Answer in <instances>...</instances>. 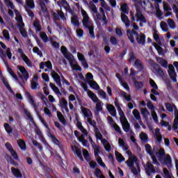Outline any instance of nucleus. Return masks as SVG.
<instances>
[{
  "instance_id": "f257e3e1",
  "label": "nucleus",
  "mask_w": 178,
  "mask_h": 178,
  "mask_svg": "<svg viewBox=\"0 0 178 178\" xmlns=\"http://www.w3.org/2000/svg\"><path fill=\"white\" fill-rule=\"evenodd\" d=\"M127 35L128 37V39L129 40L131 44H134V45L136 44V40H134V35L136 36V40L138 42V44H140L141 45H144L145 44V35L143 33H140V34L138 32L136 31V30H127Z\"/></svg>"
},
{
  "instance_id": "f03ea898",
  "label": "nucleus",
  "mask_w": 178,
  "mask_h": 178,
  "mask_svg": "<svg viewBox=\"0 0 178 178\" xmlns=\"http://www.w3.org/2000/svg\"><path fill=\"white\" fill-rule=\"evenodd\" d=\"M81 13L83 16L82 24L84 29H88L90 35L94 39L95 38V34L94 33V25L92 21L90 20V17L87 12L83 9H81Z\"/></svg>"
},
{
  "instance_id": "7ed1b4c3",
  "label": "nucleus",
  "mask_w": 178,
  "mask_h": 178,
  "mask_svg": "<svg viewBox=\"0 0 178 178\" xmlns=\"http://www.w3.org/2000/svg\"><path fill=\"white\" fill-rule=\"evenodd\" d=\"M136 14H133V12L131 11V22L133 23L134 22H137L138 23L139 22V26L140 27H143L144 25L143 24L147 23V18H145V16L144 14H143V11L141 10V8L138 6H136Z\"/></svg>"
},
{
  "instance_id": "20e7f679",
  "label": "nucleus",
  "mask_w": 178,
  "mask_h": 178,
  "mask_svg": "<svg viewBox=\"0 0 178 178\" xmlns=\"http://www.w3.org/2000/svg\"><path fill=\"white\" fill-rule=\"evenodd\" d=\"M155 154L161 163H164V165L172 163V157L170 156V154H166L165 149L161 148L158 152H156ZM165 156V157H163Z\"/></svg>"
},
{
  "instance_id": "39448f33",
  "label": "nucleus",
  "mask_w": 178,
  "mask_h": 178,
  "mask_svg": "<svg viewBox=\"0 0 178 178\" xmlns=\"http://www.w3.org/2000/svg\"><path fill=\"white\" fill-rule=\"evenodd\" d=\"M134 162H137V157L136 156H132L125 162V163L131 170L132 173L135 176H137L138 175V171L137 170V168L134 167Z\"/></svg>"
},
{
  "instance_id": "423d86ee",
  "label": "nucleus",
  "mask_w": 178,
  "mask_h": 178,
  "mask_svg": "<svg viewBox=\"0 0 178 178\" xmlns=\"http://www.w3.org/2000/svg\"><path fill=\"white\" fill-rule=\"evenodd\" d=\"M145 151L149 156H151L152 162L154 165H159V162H158V159H156V156H155V153L154 151H155V147L153 148L149 144H146L145 145Z\"/></svg>"
},
{
  "instance_id": "0eeeda50",
  "label": "nucleus",
  "mask_w": 178,
  "mask_h": 178,
  "mask_svg": "<svg viewBox=\"0 0 178 178\" xmlns=\"http://www.w3.org/2000/svg\"><path fill=\"white\" fill-rule=\"evenodd\" d=\"M168 73L171 80H172L174 83H177V74L175 70V67L173 66V65L170 64V65L168 66Z\"/></svg>"
},
{
  "instance_id": "6e6552de",
  "label": "nucleus",
  "mask_w": 178,
  "mask_h": 178,
  "mask_svg": "<svg viewBox=\"0 0 178 178\" xmlns=\"http://www.w3.org/2000/svg\"><path fill=\"white\" fill-rule=\"evenodd\" d=\"M149 64L152 67H153V69H154V70H156L157 74H159V76H163V70H162L159 64H156L154 60L150 59L149 60Z\"/></svg>"
},
{
  "instance_id": "1a4fd4ad",
  "label": "nucleus",
  "mask_w": 178,
  "mask_h": 178,
  "mask_svg": "<svg viewBox=\"0 0 178 178\" xmlns=\"http://www.w3.org/2000/svg\"><path fill=\"white\" fill-rule=\"evenodd\" d=\"M25 97L27 98V99L29 101L31 105L34 108L35 112H37L38 115V111H37L38 109V106H37V103H35V101H34V99L33 98V96L29 91L25 92Z\"/></svg>"
},
{
  "instance_id": "9d476101",
  "label": "nucleus",
  "mask_w": 178,
  "mask_h": 178,
  "mask_svg": "<svg viewBox=\"0 0 178 178\" xmlns=\"http://www.w3.org/2000/svg\"><path fill=\"white\" fill-rule=\"evenodd\" d=\"M57 4L60 7L63 6L64 9L67 11L69 12V13H71V15H73L74 12L72 8H70V6L69 5V3H67V1L66 0H61L58 1L57 2Z\"/></svg>"
},
{
  "instance_id": "9b49d317",
  "label": "nucleus",
  "mask_w": 178,
  "mask_h": 178,
  "mask_svg": "<svg viewBox=\"0 0 178 178\" xmlns=\"http://www.w3.org/2000/svg\"><path fill=\"white\" fill-rule=\"evenodd\" d=\"M145 173L149 177H151L152 173H156V170L154 165H152L149 161L146 163V166L145 168Z\"/></svg>"
},
{
  "instance_id": "f8f14e48",
  "label": "nucleus",
  "mask_w": 178,
  "mask_h": 178,
  "mask_svg": "<svg viewBox=\"0 0 178 178\" xmlns=\"http://www.w3.org/2000/svg\"><path fill=\"white\" fill-rule=\"evenodd\" d=\"M16 20L19 22L18 24V29L19 30L20 34L22 35V37H24V38H27V31L26 29H24V23H23V20L22 18L18 19H16Z\"/></svg>"
},
{
  "instance_id": "ddd939ff",
  "label": "nucleus",
  "mask_w": 178,
  "mask_h": 178,
  "mask_svg": "<svg viewBox=\"0 0 178 178\" xmlns=\"http://www.w3.org/2000/svg\"><path fill=\"white\" fill-rule=\"evenodd\" d=\"M6 148L9 151L12 156L15 159V161H19V156H17V153L13 149L12 145L9 143H6L5 144Z\"/></svg>"
},
{
  "instance_id": "4468645a",
  "label": "nucleus",
  "mask_w": 178,
  "mask_h": 178,
  "mask_svg": "<svg viewBox=\"0 0 178 178\" xmlns=\"http://www.w3.org/2000/svg\"><path fill=\"white\" fill-rule=\"evenodd\" d=\"M72 150L74 153V155H76L77 158H79L80 161H84L81 148H79L77 145H74L72 147Z\"/></svg>"
},
{
  "instance_id": "2eb2a0df",
  "label": "nucleus",
  "mask_w": 178,
  "mask_h": 178,
  "mask_svg": "<svg viewBox=\"0 0 178 178\" xmlns=\"http://www.w3.org/2000/svg\"><path fill=\"white\" fill-rule=\"evenodd\" d=\"M18 52L21 54V58L24 60V62H25L26 65H27V66L30 67V66H31L33 63H31L29 57H27V56L24 54V52H23V49H18Z\"/></svg>"
},
{
  "instance_id": "dca6fc26",
  "label": "nucleus",
  "mask_w": 178,
  "mask_h": 178,
  "mask_svg": "<svg viewBox=\"0 0 178 178\" xmlns=\"http://www.w3.org/2000/svg\"><path fill=\"white\" fill-rule=\"evenodd\" d=\"M39 5L40 6V9L44 16V17L47 19L49 17V12H48V8H47V5H45V3L42 1H40Z\"/></svg>"
},
{
  "instance_id": "f3484780",
  "label": "nucleus",
  "mask_w": 178,
  "mask_h": 178,
  "mask_svg": "<svg viewBox=\"0 0 178 178\" xmlns=\"http://www.w3.org/2000/svg\"><path fill=\"white\" fill-rule=\"evenodd\" d=\"M60 51L61 54H63L65 59H67V60H70V59H72V56H73V54L67 51V48H66V47L62 46Z\"/></svg>"
},
{
  "instance_id": "a211bd4d",
  "label": "nucleus",
  "mask_w": 178,
  "mask_h": 178,
  "mask_svg": "<svg viewBox=\"0 0 178 178\" xmlns=\"http://www.w3.org/2000/svg\"><path fill=\"white\" fill-rule=\"evenodd\" d=\"M51 74L52 79H54V81L59 86V87H62V83L60 82V76L55 70H51Z\"/></svg>"
},
{
  "instance_id": "6ab92c4d",
  "label": "nucleus",
  "mask_w": 178,
  "mask_h": 178,
  "mask_svg": "<svg viewBox=\"0 0 178 178\" xmlns=\"http://www.w3.org/2000/svg\"><path fill=\"white\" fill-rule=\"evenodd\" d=\"M52 15H53V19L54 21L60 20V19H61L63 21L66 20V17H65V13H63L60 10H58V13H53Z\"/></svg>"
},
{
  "instance_id": "aec40b11",
  "label": "nucleus",
  "mask_w": 178,
  "mask_h": 178,
  "mask_svg": "<svg viewBox=\"0 0 178 178\" xmlns=\"http://www.w3.org/2000/svg\"><path fill=\"white\" fill-rule=\"evenodd\" d=\"M134 66L138 72H143V70H144V64L139 58L136 59L134 63Z\"/></svg>"
},
{
  "instance_id": "412c9836",
  "label": "nucleus",
  "mask_w": 178,
  "mask_h": 178,
  "mask_svg": "<svg viewBox=\"0 0 178 178\" xmlns=\"http://www.w3.org/2000/svg\"><path fill=\"white\" fill-rule=\"evenodd\" d=\"M121 20L127 29L130 27V19H129V17H127V15L123 13H121Z\"/></svg>"
},
{
  "instance_id": "4be33fe9",
  "label": "nucleus",
  "mask_w": 178,
  "mask_h": 178,
  "mask_svg": "<svg viewBox=\"0 0 178 178\" xmlns=\"http://www.w3.org/2000/svg\"><path fill=\"white\" fill-rule=\"evenodd\" d=\"M19 70L23 74V77L25 81H27L30 78V74L27 72V70H26V68L24 66H21L19 67Z\"/></svg>"
},
{
  "instance_id": "5701e85b",
  "label": "nucleus",
  "mask_w": 178,
  "mask_h": 178,
  "mask_svg": "<svg viewBox=\"0 0 178 178\" xmlns=\"http://www.w3.org/2000/svg\"><path fill=\"white\" fill-rule=\"evenodd\" d=\"M156 59L158 63H159V65H161L162 67H164L165 69H168V60H165V58L162 57H156Z\"/></svg>"
},
{
  "instance_id": "b1692460",
  "label": "nucleus",
  "mask_w": 178,
  "mask_h": 178,
  "mask_svg": "<svg viewBox=\"0 0 178 178\" xmlns=\"http://www.w3.org/2000/svg\"><path fill=\"white\" fill-rule=\"evenodd\" d=\"M71 23L75 27H80V22L79 21V16L74 15V13L72 14V17L71 18Z\"/></svg>"
},
{
  "instance_id": "393cba45",
  "label": "nucleus",
  "mask_w": 178,
  "mask_h": 178,
  "mask_svg": "<svg viewBox=\"0 0 178 178\" xmlns=\"http://www.w3.org/2000/svg\"><path fill=\"white\" fill-rule=\"evenodd\" d=\"M50 137L54 144H55L56 145H58L60 151H63V145L60 143V141H59L54 135H51Z\"/></svg>"
},
{
  "instance_id": "a878e982",
  "label": "nucleus",
  "mask_w": 178,
  "mask_h": 178,
  "mask_svg": "<svg viewBox=\"0 0 178 178\" xmlns=\"http://www.w3.org/2000/svg\"><path fill=\"white\" fill-rule=\"evenodd\" d=\"M81 112L83 114V116L85 118H88V119H89L90 116H92V113L91 112V110L88 109V108L82 107Z\"/></svg>"
},
{
  "instance_id": "bb28decb",
  "label": "nucleus",
  "mask_w": 178,
  "mask_h": 178,
  "mask_svg": "<svg viewBox=\"0 0 178 178\" xmlns=\"http://www.w3.org/2000/svg\"><path fill=\"white\" fill-rule=\"evenodd\" d=\"M132 81L135 88H136L137 90H141V88L144 87V83L143 81H138L137 80H136V77H133Z\"/></svg>"
},
{
  "instance_id": "cd10ccee",
  "label": "nucleus",
  "mask_w": 178,
  "mask_h": 178,
  "mask_svg": "<svg viewBox=\"0 0 178 178\" xmlns=\"http://www.w3.org/2000/svg\"><path fill=\"white\" fill-rule=\"evenodd\" d=\"M88 97H89V98H90V99H92V102H95V104L99 101V99L98 98V97H97V95H95V93H94V92L91 90L88 91Z\"/></svg>"
},
{
  "instance_id": "c85d7f7f",
  "label": "nucleus",
  "mask_w": 178,
  "mask_h": 178,
  "mask_svg": "<svg viewBox=\"0 0 178 178\" xmlns=\"http://www.w3.org/2000/svg\"><path fill=\"white\" fill-rule=\"evenodd\" d=\"M2 81H3V85L5 86V87H6L7 90H8V91L13 94V95H15V92L13 91V90H12V88L10 87V86L9 85V83H8V80L2 76Z\"/></svg>"
},
{
  "instance_id": "c756f323",
  "label": "nucleus",
  "mask_w": 178,
  "mask_h": 178,
  "mask_svg": "<svg viewBox=\"0 0 178 178\" xmlns=\"http://www.w3.org/2000/svg\"><path fill=\"white\" fill-rule=\"evenodd\" d=\"M11 172L13 175H15L16 178H22L23 177V175L22 174V172H20V170L15 168H11Z\"/></svg>"
},
{
  "instance_id": "7c9ffc66",
  "label": "nucleus",
  "mask_w": 178,
  "mask_h": 178,
  "mask_svg": "<svg viewBox=\"0 0 178 178\" xmlns=\"http://www.w3.org/2000/svg\"><path fill=\"white\" fill-rule=\"evenodd\" d=\"M155 138L157 143H162V135H161V129L159 128L155 129Z\"/></svg>"
},
{
  "instance_id": "2f4dec72",
  "label": "nucleus",
  "mask_w": 178,
  "mask_h": 178,
  "mask_svg": "<svg viewBox=\"0 0 178 178\" xmlns=\"http://www.w3.org/2000/svg\"><path fill=\"white\" fill-rule=\"evenodd\" d=\"M115 154L116 160L118 161V162H119V163H122V162H124V161H125L126 159H124V156H123V155H122V154H120L119 152L115 151Z\"/></svg>"
},
{
  "instance_id": "473e14b6",
  "label": "nucleus",
  "mask_w": 178,
  "mask_h": 178,
  "mask_svg": "<svg viewBox=\"0 0 178 178\" xmlns=\"http://www.w3.org/2000/svg\"><path fill=\"white\" fill-rule=\"evenodd\" d=\"M6 65H8V63L6 61L5 62ZM7 70L8 72L9 73V74H10V76H12V77H13V79H15V80H16L17 81L19 80V78L17 77V75H16V74H15V72H13V70H12L10 68V67H9L8 65H7Z\"/></svg>"
},
{
  "instance_id": "72a5a7b5",
  "label": "nucleus",
  "mask_w": 178,
  "mask_h": 178,
  "mask_svg": "<svg viewBox=\"0 0 178 178\" xmlns=\"http://www.w3.org/2000/svg\"><path fill=\"white\" fill-rule=\"evenodd\" d=\"M120 95L125 99L127 102H131V96L130 95H127V93L123 90H120Z\"/></svg>"
},
{
  "instance_id": "f704fd0d",
  "label": "nucleus",
  "mask_w": 178,
  "mask_h": 178,
  "mask_svg": "<svg viewBox=\"0 0 178 178\" xmlns=\"http://www.w3.org/2000/svg\"><path fill=\"white\" fill-rule=\"evenodd\" d=\"M33 27H35L36 33L41 31V24H40V20L38 19H35L33 22Z\"/></svg>"
},
{
  "instance_id": "c9c22d12",
  "label": "nucleus",
  "mask_w": 178,
  "mask_h": 178,
  "mask_svg": "<svg viewBox=\"0 0 178 178\" xmlns=\"http://www.w3.org/2000/svg\"><path fill=\"white\" fill-rule=\"evenodd\" d=\"M118 143L120 147H122L124 151H129V146L126 145V143H124V140L122 138L118 139Z\"/></svg>"
},
{
  "instance_id": "e433bc0d",
  "label": "nucleus",
  "mask_w": 178,
  "mask_h": 178,
  "mask_svg": "<svg viewBox=\"0 0 178 178\" xmlns=\"http://www.w3.org/2000/svg\"><path fill=\"white\" fill-rule=\"evenodd\" d=\"M17 144L22 151H26V149H27V147L26 146V142H24V140L19 139L17 141Z\"/></svg>"
},
{
  "instance_id": "4c0bfd02",
  "label": "nucleus",
  "mask_w": 178,
  "mask_h": 178,
  "mask_svg": "<svg viewBox=\"0 0 178 178\" xmlns=\"http://www.w3.org/2000/svg\"><path fill=\"white\" fill-rule=\"evenodd\" d=\"M136 58L137 57L136 56L134 51L133 50H131L129 54V59H128L129 63H131V62H134Z\"/></svg>"
},
{
  "instance_id": "58836bf2",
  "label": "nucleus",
  "mask_w": 178,
  "mask_h": 178,
  "mask_svg": "<svg viewBox=\"0 0 178 178\" xmlns=\"http://www.w3.org/2000/svg\"><path fill=\"white\" fill-rule=\"evenodd\" d=\"M92 148L94 149L95 156L97 158V156H99V152H101V147L99 145H94Z\"/></svg>"
},
{
  "instance_id": "ea45409f",
  "label": "nucleus",
  "mask_w": 178,
  "mask_h": 178,
  "mask_svg": "<svg viewBox=\"0 0 178 178\" xmlns=\"http://www.w3.org/2000/svg\"><path fill=\"white\" fill-rule=\"evenodd\" d=\"M122 126L125 133H129V131H130V124L129 123V121L125 122V123H122Z\"/></svg>"
},
{
  "instance_id": "a19ab883",
  "label": "nucleus",
  "mask_w": 178,
  "mask_h": 178,
  "mask_svg": "<svg viewBox=\"0 0 178 178\" xmlns=\"http://www.w3.org/2000/svg\"><path fill=\"white\" fill-rule=\"evenodd\" d=\"M95 137L97 140H102V138H104V136H102L101 131H99V129L95 128Z\"/></svg>"
},
{
  "instance_id": "79ce46f5",
  "label": "nucleus",
  "mask_w": 178,
  "mask_h": 178,
  "mask_svg": "<svg viewBox=\"0 0 178 178\" xmlns=\"http://www.w3.org/2000/svg\"><path fill=\"white\" fill-rule=\"evenodd\" d=\"M167 23L170 29L172 30H175L176 29V23H175V21L170 18H169L167 21Z\"/></svg>"
},
{
  "instance_id": "37998d69",
  "label": "nucleus",
  "mask_w": 178,
  "mask_h": 178,
  "mask_svg": "<svg viewBox=\"0 0 178 178\" xmlns=\"http://www.w3.org/2000/svg\"><path fill=\"white\" fill-rule=\"evenodd\" d=\"M96 111L97 112H101L103 111L102 108V105H104V104L102 103V102H101L100 100H99L98 102H96Z\"/></svg>"
},
{
  "instance_id": "c03bdc74",
  "label": "nucleus",
  "mask_w": 178,
  "mask_h": 178,
  "mask_svg": "<svg viewBox=\"0 0 178 178\" xmlns=\"http://www.w3.org/2000/svg\"><path fill=\"white\" fill-rule=\"evenodd\" d=\"M140 140L143 143H148V135L147 134H144L143 132L140 134Z\"/></svg>"
},
{
  "instance_id": "a18cd8bd",
  "label": "nucleus",
  "mask_w": 178,
  "mask_h": 178,
  "mask_svg": "<svg viewBox=\"0 0 178 178\" xmlns=\"http://www.w3.org/2000/svg\"><path fill=\"white\" fill-rule=\"evenodd\" d=\"M107 109L109 112H112L111 116L113 118H116V109L115 108V106L113 105H110V107H107Z\"/></svg>"
},
{
  "instance_id": "49530a36",
  "label": "nucleus",
  "mask_w": 178,
  "mask_h": 178,
  "mask_svg": "<svg viewBox=\"0 0 178 178\" xmlns=\"http://www.w3.org/2000/svg\"><path fill=\"white\" fill-rule=\"evenodd\" d=\"M32 144L34 145V147H35L36 148H38L40 151H42V145L38 143V141L35 140H33Z\"/></svg>"
},
{
  "instance_id": "de8ad7c7",
  "label": "nucleus",
  "mask_w": 178,
  "mask_h": 178,
  "mask_svg": "<svg viewBox=\"0 0 178 178\" xmlns=\"http://www.w3.org/2000/svg\"><path fill=\"white\" fill-rule=\"evenodd\" d=\"M4 129L8 134H10L13 131V129L8 123H4Z\"/></svg>"
},
{
  "instance_id": "09e8293b",
  "label": "nucleus",
  "mask_w": 178,
  "mask_h": 178,
  "mask_svg": "<svg viewBox=\"0 0 178 178\" xmlns=\"http://www.w3.org/2000/svg\"><path fill=\"white\" fill-rule=\"evenodd\" d=\"M160 26L163 31H165V33H167V31H169V29H168V24H166V22L162 21L160 24Z\"/></svg>"
},
{
  "instance_id": "8fccbe9b",
  "label": "nucleus",
  "mask_w": 178,
  "mask_h": 178,
  "mask_svg": "<svg viewBox=\"0 0 178 178\" xmlns=\"http://www.w3.org/2000/svg\"><path fill=\"white\" fill-rule=\"evenodd\" d=\"M26 6L31 9H34V8H35V4H34V0H26Z\"/></svg>"
},
{
  "instance_id": "3c124183",
  "label": "nucleus",
  "mask_w": 178,
  "mask_h": 178,
  "mask_svg": "<svg viewBox=\"0 0 178 178\" xmlns=\"http://www.w3.org/2000/svg\"><path fill=\"white\" fill-rule=\"evenodd\" d=\"M88 83L92 88H99V85L95 81H88Z\"/></svg>"
},
{
  "instance_id": "603ef678",
  "label": "nucleus",
  "mask_w": 178,
  "mask_h": 178,
  "mask_svg": "<svg viewBox=\"0 0 178 178\" xmlns=\"http://www.w3.org/2000/svg\"><path fill=\"white\" fill-rule=\"evenodd\" d=\"M133 115L134 118L136 119V120H141V115H140V112H138V110L137 109L134 110Z\"/></svg>"
},
{
  "instance_id": "864d4df0",
  "label": "nucleus",
  "mask_w": 178,
  "mask_h": 178,
  "mask_svg": "<svg viewBox=\"0 0 178 178\" xmlns=\"http://www.w3.org/2000/svg\"><path fill=\"white\" fill-rule=\"evenodd\" d=\"M40 38L42 40V41H44V42H48V35H47V33H45V32L40 33Z\"/></svg>"
},
{
  "instance_id": "5fc2aeb1",
  "label": "nucleus",
  "mask_w": 178,
  "mask_h": 178,
  "mask_svg": "<svg viewBox=\"0 0 178 178\" xmlns=\"http://www.w3.org/2000/svg\"><path fill=\"white\" fill-rule=\"evenodd\" d=\"M86 79L87 83H88V81H92L94 80V75H92L91 72H88L86 75Z\"/></svg>"
},
{
  "instance_id": "6e6d98bb",
  "label": "nucleus",
  "mask_w": 178,
  "mask_h": 178,
  "mask_svg": "<svg viewBox=\"0 0 178 178\" xmlns=\"http://www.w3.org/2000/svg\"><path fill=\"white\" fill-rule=\"evenodd\" d=\"M121 10L124 15H129V8L127 4H124L121 6Z\"/></svg>"
},
{
  "instance_id": "4d7b16f0",
  "label": "nucleus",
  "mask_w": 178,
  "mask_h": 178,
  "mask_svg": "<svg viewBox=\"0 0 178 178\" xmlns=\"http://www.w3.org/2000/svg\"><path fill=\"white\" fill-rule=\"evenodd\" d=\"M149 84L150 86L154 90H158V85H156V83H155V81L152 79H149Z\"/></svg>"
},
{
  "instance_id": "13d9d810",
  "label": "nucleus",
  "mask_w": 178,
  "mask_h": 178,
  "mask_svg": "<svg viewBox=\"0 0 178 178\" xmlns=\"http://www.w3.org/2000/svg\"><path fill=\"white\" fill-rule=\"evenodd\" d=\"M60 108L67 106V100L65 98H62L61 100H60Z\"/></svg>"
},
{
  "instance_id": "bf43d9fd",
  "label": "nucleus",
  "mask_w": 178,
  "mask_h": 178,
  "mask_svg": "<svg viewBox=\"0 0 178 178\" xmlns=\"http://www.w3.org/2000/svg\"><path fill=\"white\" fill-rule=\"evenodd\" d=\"M163 172L165 178H172V175H170V172H169V170H168V168H163Z\"/></svg>"
},
{
  "instance_id": "052dcab7",
  "label": "nucleus",
  "mask_w": 178,
  "mask_h": 178,
  "mask_svg": "<svg viewBox=\"0 0 178 178\" xmlns=\"http://www.w3.org/2000/svg\"><path fill=\"white\" fill-rule=\"evenodd\" d=\"M24 112L25 115L27 116V118L29 119V120H31V122H34V118H33L31 113H30L29 111L24 109Z\"/></svg>"
},
{
  "instance_id": "680f3d73",
  "label": "nucleus",
  "mask_w": 178,
  "mask_h": 178,
  "mask_svg": "<svg viewBox=\"0 0 178 178\" xmlns=\"http://www.w3.org/2000/svg\"><path fill=\"white\" fill-rule=\"evenodd\" d=\"M118 41V39L115 36H111L110 38V42L112 44V45H117Z\"/></svg>"
},
{
  "instance_id": "e2e57ef3",
  "label": "nucleus",
  "mask_w": 178,
  "mask_h": 178,
  "mask_svg": "<svg viewBox=\"0 0 178 178\" xmlns=\"http://www.w3.org/2000/svg\"><path fill=\"white\" fill-rule=\"evenodd\" d=\"M156 17H162V11L159 9V6L156 7Z\"/></svg>"
},
{
  "instance_id": "0e129e2a",
  "label": "nucleus",
  "mask_w": 178,
  "mask_h": 178,
  "mask_svg": "<svg viewBox=\"0 0 178 178\" xmlns=\"http://www.w3.org/2000/svg\"><path fill=\"white\" fill-rule=\"evenodd\" d=\"M141 113L143 116V118H147L148 115H149V112L148 111V109L147 108H142L141 109Z\"/></svg>"
},
{
  "instance_id": "69168bd1",
  "label": "nucleus",
  "mask_w": 178,
  "mask_h": 178,
  "mask_svg": "<svg viewBox=\"0 0 178 178\" xmlns=\"http://www.w3.org/2000/svg\"><path fill=\"white\" fill-rule=\"evenodd\" d=\"M3 36L6 40H10V35H9V32L8 30L5 29L3 31Z\"/></svg>"
},
{
  "instance_id": "338daca9",
  "label": "nucleus",
  "mask_w": 178,
  "mask_h": 178,
  "mask_svg": "<svg viewBox=\"0 0 178 178\" xmlns=\"http://www.w3.org/2000/svg\"><path fill=\"white\" fill-rule=\"evenodd\" d=\"M165 106L168 112H173V107L172 106V104L170 103H165Z\"/></svg>"
},
{
  "instance_id": "774afa93",
  "label": "nucleus",
  "mask_w": 178,
  "mask_h": 178,
  "mask_svg": "<svg viewBox=\"0 0 178 178\" xmlns=\"http://www.w3.org/2000/svg\"><path fill=\"white\" fill-rule=\"evenodd\" d=\"M0 57L5 62V59L6 58V53L3 51V49L0 48Z\"/></svg>"
}]
</instances>
